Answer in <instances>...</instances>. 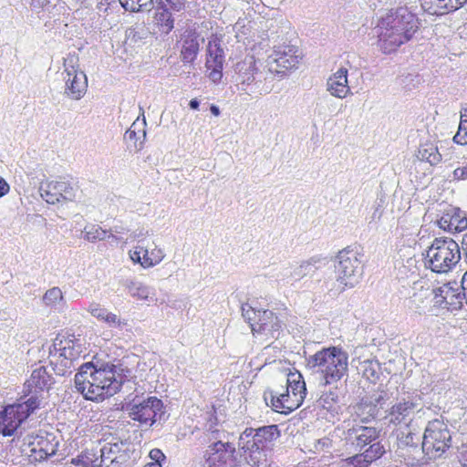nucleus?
Listing matches in <instances>:
<instances>
[{
    "label": "nucleus",
    "instance_id": "obj_35",
    "mask_svg": "<svg viewBox=\"0 0 467 467\" xmlns=\"http://www.w3.org/2000/svg\"><path fill=\"white\" fill-rule=\"evenodd\" d=\"M453 141L460 145H467V108L461 111V119Z\"/></svg>",
    "mask_w": 467,
    "mask_h": 467
},
{
    "label": "nucleus",
    "instance_id": "obj_45",
    "mask_svg": "<svg viewBox=\"0 0 467 467\" xmlns=\"http://www.w3.org/2000/svg\"><path fill=\"white\" fill-rule=\"evenodd\" d=\"M467 180V163L455 168L450 175L451 182H461Z\"/></svg>",
    "mask_w": 467,
    "mask_h": 467
},
{
    "label": "nucleus",
    "instance_id": "obj_1",
    "mask_svg": "<svg viewBox=\"0 0 467 467\" xmlns=\"http://www.w3.org/2000/svg\"><path fill=\"white\" fill-rule=\"evenodd\" d=\"M280 437L277 425H266L257 429L246 428L239 436L240 458L235 447L229 441L210 444L206 451V467H240L241 458L251 467H267V451Z\"/></svg>",
    "mask_w": 467,
    "mask_h": 467
},
{
    "label": "nucleus",
    "instance_id": "obj_2",
    "mask_svg": "<svg viewBox=\"0 0 467 467\" xmlns=\"http://www.w3.org/2000/svg\"><path fill=\"white\" fill-rule=\"evenodd\" d=\"M419 20L407 7L390 9L379 20L376 30L383 53L396 51L409 42L419 29Z\"/></svg>",
    "mask_w": 467,
    "mask_h": 467
},
{
    "label": "nucleus",
    "instance_id": "obj_21",
    "mask_svg": "<svg viewBox=\"0 0 467 467\" xmlns=\"http://www.w3.org/2000/svg\"><path fill=\"white\" fill-rule=\"evenodd\" d=\"M421 439L422 437L420 438L410 431L399 432L397 434V446L398 450L400 451V455L404 456L405 453H410L414 459L421 460V447L419 448Z\"/></svg>",
    "mask_w": 467,
    "mask_h": 467
},
{
    "label": "nucleus",
    "instance_id": "obj_3",
    "mask_svg": "<svg viewBox=\"0 0 467 467\" xmlns=\"http://www.w3.org/2000/svg\"><path fill=\"white\" fill-rule=\"evenodd\" d=\"M113 365L98 367L93 362L81 365L75 375V387L86 400H99L116 394L121 381L116 379Z\"/></svg>",
    "mask_w": 467,
    "mask_h": 467
},
{
    "label": "nucleus",
    "instance_id": "obj_6",
    "mask_svg": "<svg viewBox=\"0 0 467 467\" xmlns=\"http://www.w3.org/2000/svg\"><path fill=\"white\" fill-rule=\"evenodd\" d=\"M451 435L448 426L440 420L429 421L421 439V461L441 458L451 447Z\"/></svg>",
    "mask_w": 467,
    "mask_h": 467
},
{
    "label": "nucleus",
    "instance_id": "obj_7",
    "mask_svg": "<svg viewBox=\"0 0 467 467\" xmlns=\"http://www.w3.org/2000/svg\"><path fill=\"white\" fill-rule=\"evenodd\" d=\"M348 356L347 352L337 347H330L317 351L311 356L308 363L312 367H320L324 374L326 384L338 381L348 370Z\"/></svg>",
    "mask_w": 467,
    "mask_h": 467
},
{
    "label": "nucleus",
    "instance_id": "obj_18",
    "mask_svg": "<svg viewBox=\"0 0 467 467\" xmlns=\"http://www.w3.org/2000/svg\"><path fill=\"white\" fill-rule=\"evenodd\" d=\"M282 320L270 310H262L258 312V319L252 323V332L254 335L262 334L265 336L275 337L279 335L282 327Z\"/></svg>",
    "mask_w": 467,
    "mask_h": 467
},
{
    "label": "nucleus",
    "instance_id": "obj_48",
    "mask_svg": "<svg viewBox=\"0 0 467 467\" xmlns=\"http://www.w3.org/2000/svg\"><path fill=\"white\" fill-rule=\"evenodd\" d=\"M173 11L180 12L185 6L184 0H165Z\"/></svg>",
    "mask_w": 467,
    "mask_h": 467
},
{
    "label": "nucleus",
    "instance_id": "obj_22",
    "mask_svg": "<svg viewBox=\"0 0 467 467\" xmlns=\"http://www.w3.org/2000/svg\"><path fill=\"white\" fill-rule=\"evenodd\" d=\"M437 223L444 231L462 232L467 228V218L459 209H451L442 214Z\"/></svg>",
    "mask_w": 467,
    "mask_h": 467
},
{
    "label": "nucleus",
    "instance_id": "obj_38",
    "mask_svg": "<svg viewBox=\"0 0 467 467\" xmlns=\"http://www.w3.org/2000/svg\"><path fill=\"white\" fill-rule=\"evenodd\" d=\"M137 122L134 121L131 127L125 132L124 138L129 140H135V147L138 150H140L143 147V142L146 138V131L142 130L141 135H138L136 131Z\"/></svg>",
    "mask_w": 467,
    "mask_h": 467
},
{
    "label": "nucleus",
    "instance_id": "obj_64",
    "mask_svg": "<svg viewBox=\"0 0 467 467\" xmlns=\"http://www.w3.org/2000/svg\"><path fill=\"white\" fill-rule=\"evenodd\" d=\"M416 309H417V311H418L420 314H422V313H424V312H425V311H424V307H421V306H416Z\"/></svg>",
    "mask_w": 467,
    "mask_h": 467
},
{
    "label": "nucleus",
    "instance_id": "obj_26",
    "mask_svg": "<svg viewBox=\"0 0 467 467\" xmlns=\"http://www.w3.org/2000/svg\"><path fill=\"white\" fill-rule=\"evenodd\" d=\"M350 435H354L353 445L361 451L379 437V431L373 427L358 426L350 430Z\"/></svg>",
    "mask_w": 467,
    "mask_h": 467
},
{
    "label": "nucleus",
    "instance_id": "obj_60",
    "mask_svg": "<svg viewBox=\"0 0 467 467\" xmlns=\"http://www.w3.org/2000/svg\"><path fill=\"white\" fill-rule=\"evenodd\" d=\"M189 106L192 109H197L199 108V101L196 99H192L190 101Z\"/></svg>",
    "mask_w": 467,
    "mask_h": 467
},
{
    "label": "nucleus",
    "instance_id": "obj_33",
    "mask_svg": "<svg viewBox=\"0 0 467 467\" xmlns=\"http://www.w3.org/2000/svg\"><path fill=\"white\" fill-rule=\"evenodd\" d=\"M127 288L131 296L140 300H153L154 290L139 282L130 281Z\"/></svg>",
    "mask_w": 467,
    "mask_h": 467
},
{
    "label": "nucleus",
    "instance_id": "obj_54",
    "mask_svg": "<svg viewBox=\"0 0 467 467\" xmlns=\"http://www.w3.org/2000/svg\"><path fill=\"white\" fill-rule=\"evenodd\" d=\"M112 3H114V0H100L97 5V8L99 13H106Z\"/></svg>",
    "mask_w": 467,
    "mask_h": 467
},
{
    "label": "nucleus",
    "instance_id": "obj_42",
    "mask_svg": "<svg viewBox=\"0 0 467 467\" xmlns=\"http://www.w3.org/2000/svg\"><path fill=\"white\" fill-rule=\"evenodd\" d=\"M205 435L207 437V440L211 444L216 443V442H225L228 441V433L224 431L223 430L212 427L206 431Z\"/></svg>",
    "mask_w": 467,
    "mask_h": 467
},
{
    "label": "nucleus",
    "instance_id": "obj_37",
    "mask_svg": "<svg viewBox=\"0 0 467 467\" xmlns=\"http://www.w3.org/2000/svg\"><path fill=\"white\" fill-rule=\"evenodd\" d=\"M51 363L54 364V370L57 375L65 376L72 372L74 363L67 359V358H51Z\"/></svg>",
    "mask_w": 467,
    "mask_h": 467
},
{
    "label": "nucleus",
    "instance_id": "obj_47",
    "mask_svg": "<svg viewBox=\"0 0 467 467\" xmlns=\"http://www.w3.org/2000/svg\"><path fill=\"white\" fill-rule=\"evenodd\" d=\"M149 456H150L151 462H153L161 463V462L165 459V455L160 449H152L150 451Z\"/></svg>",
    "mask_w": 467,
    "mask_h": 467
},
{
    "label": "nucleus",
    "instance_id": "obj_14",
    "mask_svg": "<svg viewBox=\"0 0 467 467\" xmlns=\"http://www.w3.org/2000/svg\"><path fill=\"white\" fill-rule=\"evenodd\" d=\"M41 197L48 203L55 204L61 202H72L77 193V187L67 181H51L42 183Z\"/></svg>",
    "mask_w": 467,
    "mask_h": 467
},
{
    "label": "nucleus",
    "instance_id": "obj_39",
    "mask_svg": "<svg viewBox=\"0 0 467 467\" xmlns=\"http://www.w3.org/2000/svg\"><path fill=\"white\" fill-rule=\"evenodd\" d=\"M165 257L164 252L161 248L155 247L149 254V257L144 258L142 263L143 268H150L160 264Z\"/></svg>",
    "mask_w": 467,
    "mask_h": 467
},
{
    "label": "nucleus",
    "instance_id": "obj_10",
    "mask_svg": "<svg viewBox=\"0 0 467 467\" xmlns=\"http://www.w3.org/2000/svg\"><path fill=\"white\" fill-rule=\"evenodd\" d=\"M420 296H423L424 298L432 296L434 306L449 311L461 309L463 300L466 301L467 297L462 285L457 282H449L432 290L425 289Z\"/></svg>",
    "mask_w": 467,
    "mask_h": 467
},
{
    "label": "nucleus",
    "instance_id": "obj_58",
    "mask_svg": "<svg viewBox=\"0 0 467 467\" xmlns=\"http://www.w3.org/2000/svg\"><path fill=\"white\" fill-rule=\"evenodd\" d=\"M462 249L465 253L466 258H467V233L462 235Z\"/></svg>",
    "mask_w": 467,
    "mask_h": 467
},
{
    "label": "nucleus",
    "instance_id": "obj_12",
    "mask_svg": "<svg viewBox=\"0 0 467 467\" xmlns=\"http://www.w3.org/2000/svg\"><path fill=\"white\" fill-rule=\"evenodd\" d=\"M75 57H67L64 60L63 78L66 84L65 95L72 99L78 100L86 93L88 88L87 76L78 70Z\"/></svg>",
    "mask_w": 467,
    "mask_h": 467
},
{
    "label": "nucleus",
    "instance_id": "obj_4",
    "mask_svg": "<svg viewBox=\"0 0 467 467\" xmlns=\"http://www.w3.org/2000/svg\"><path fill=\"white\" fill-rule=\"evenodd\" d=\"M41 399L34 393L23 395L15 403L0 411V433L4 436L16 434L22 424L40 406Z\"/></svg>",
    "mask_w": 467,
    "mask_h": 467
},
{
    "label": "nucleus",
    "instance_id": "obj_44",
    "mask_svg": "<svg viewBox=\"0 0 467 467\" xmlns=\"http://www.w3.org/2000/svg\"><path fill=\"white\" fill-rule=\"evenodd\" d=\"M260 310H256L252 307L249 304H244L242 306V316L250 324L252 327V323H254L258 319V312Z\"/></svg>",
    "mask_w": 467,
    "mask_h": 467
},
{
    "label": "nucleus",
    "instance_id": "obj_13",
    "mask_svg": "<svg viewBox=\"0 0 467 467\" xmlns=\"http://www.w3.org/2000/svg\"><path fill=\"white\" fill-rule=\"evenodd\" d=\"M288 389L281 386L273 389H266L264 392V400L267 406H270L275 411L281 413H290L296 410L301 404V396L298 394L291 395Z\"/></svg>",
    "mask_w": 467,
    "mask_h": 467
},
{
    "label": "nucleus",
    "instance_id": "obj_57",
    "mask_svg": "<svg viewBox=\"0 0 467 467\" xmlns=\"http://www.w3.org/2000/svg\"><path fill=\"white\" fill-rule=\"evenodd\" d=\"M133 249L136 250L140 254H142L143 259L146 257H149L150 252H149L148 247L143 246L141 244H138V245L134 246Z\"/></svg>",
    "mask_w": 467,
    "mask_h": 467
},
{
    "label": "nucleus",
    "instance_id": "obj_46",
    "mask_svg": "<svg viewBox=\"0 0 467 467\" xmlns=\"http://www.w3.org/2000/svg\"><path fill=\"white\" fill-rule=\"evenodd\" d=\"M103 467H129L127 455L122 452L119 456H115L109 463L105 464Z\"/></svg>",
    "mask_w": 467,
    "mask_h": 467
},
{
    "label": "nucleus",
    "instance_id": "obj_17",
    "mask_svg": "<svg viewBox=\"0 0 467 467\" xmlns=\"http://www.w3.org/2000/svg\"><path fill=\"white\" fill-rule=\"evenodd\" d=\"M30 457L33 461L42 462L55 455L57 451L58 441L53 434L37 435L30 442Z\"/></svg>",
    "mask_w": 467,
    "mask_h": 467
},
{
    "label": "nucleus",
    "instance_id": "obj_49",
    "mask_svg": "<svg viewBox=\"0 0 467 467\" xmlns=\"http://www.w3.org/2000/svg\"><path fill=\"white\" fill-rule=\"evenodd\" d=\"M257 70L255 72H250V74H244L241 77H239V79L241 81V83L244 85V84H246V85H250L252 84L253 82L255 81V75H257Z\"/></svg>",
    "mask_w": 467,
    "mask_h": 467
},
{
    "label": "nucleus",
    "instance_id": "obj_34",
    "mask_svg": "<svg viewBox=\"0 0 467 467\" xmlns=\"http://www.w3.org/2000/svg\"><path fill=\"white\" fill-rule=\"evenodd\" d=\"M120 453V447L118 443H106L100 449V462L99 466L103 467L105 464L109 463L110 461Z\"/></svg>",
    "mask_w": 467,
    "mask_h": 467
},
{
    "label": "nucleus",
    "instance_id": "obj_24",
    "mask_svg": "<svg viewBox=\"0 0 467 467\" xmlns=\"http://www.w3.org/2000/svg\"><path fill=\"white\" fill-rule=\"evenodd\" d=\"M51 384V375L48 374L45 367L40 366L32 371L30 379L26 381L28 393L26 395L36 393L40 398V392L45 389H48Z\"/></svg>",
    "mask_w": 467,
    "mask_h": 467
},
{
    "label": "nucleus",
    "instance_id": "obj_62",
    "mask_svg": "<svg viewBox=\"0 0 467 467\" xmlns=\"http://www.w3.org/2000/svg\"><path fill=\"white\" fill-rule=\"evenodd\" d=\"M143 467H161V463L150 462L146 463Z\"/></svg>",
    "mask_w": 467,
    "mask_h": 467
},
{
    "label": "nucleus",
    "instance_id": "obj_53",
    "mask_svg": "<svg viewBox=\"0 0 467 467\" xmlns=\"http://www.w3.org/2000/svg\"><path fill=\"white\" fill-rule=\"evenodd\" d=\"M149 234V232L148 231H145L143 229H140V230H138V231H135L133 232L131 234H130V237L133 239V240H138V242H141L143 240V238H145L147 235Z\"/></svg>",
    "mask_w": 467,
    "mask_h": 467
},
{
    "label": "nucleus",
    "instance_id": "obj_15",
    "mask_svg": "<svg viewBox=\"0 0 467 467\" xmlns=\"http://www.w3.org/2000/svg\"><path fill=\"white\" fill-rule=\"evenodd\" d=\"M418 407L419 404L410 398L400 400L389 410L386 420L394 426L409 427Z\"/></svg>",
    "mask_w": 467,
    "mask_h": 467
},
{
    "label": "nucleus",
    "instance_id": "obj_36",
    "mask_svg": "<svg viewBox=\"0 0 467 467\" xmlns=\"http://www.w3.org/2000/svg\"><path fill=\"white\" fill-rule=\"evenodd\" d=\"M255 59L254 56H245L244 58L235 65V72L238 74V78L244 75L250 74V72H255Z\"/></svg>",
    "mask_w": 467,
    "mask_h": 467
},
{
    "label": "nucleus",
    "instance_id": "obj_30",
    "mask_svg": "<svg viewBox=\"0 0 467 467\" xmlns=\"http://www.w3.org/2000/svg\"><path fill=\"white\" fill-rule=\"evenodd\" d=\"M416 157L420 161L429 162L431 166L437 165L442 159L438 147L431 141L420 143Z\"/></svg>",
    "mask_w": 467,
    "mask_h": 467
},
{
    "label": "nucleus",
    "instance_id": "obj_27",
    "mask_svg": "<svg viewBox=\"0 0 467 467\" xmlns=\"http://www.w3.org/2000/svg\"><path fill=\"white\" fill-rule=\"evenodd\" d=\"M202 42L203 38H200L195 34H190L185 37L181 51L182 59L184 63L194 61L200 50V45Z\"/></svg>",
    "mask_w": 467,
    "mask_h": 467
},
{
    "label": "nucleus",
    "instance_id": "obj_43",
    "mask_svg": "<svg viewBox=\"0 0 467 467\" xmlns=\"http://www.w3.org/2000/svg\"><path fill=\"white\" fill-rule=\"evenodd\" d=\"M62 298V291L58 287H53L46 292L43 300L46 305H54Z\"/></svg>",
    "mask_w": 467,
    "mask_h": 467
},
{
    "label": "nucleus",
    "instance_id": "obj_61",
    "mask_svg": "<svg viewBox=\"0 0 467 467\" xmlns=\"http://www.w3.org/2000/svg\"><path fill=\"white\" fill-rule=\"evenodd\" d=\"M210 109H211V112L214 116H219L220 115V109H219V108L217 106L212 105Z\"/></svg>",
    "mask_w": 467,
    "mask_h": 467
},
{
    "label": "nucleus",
    "instance_id": "obj_63",
    "mask_svg": "<svg viewBox=\"0 0 467 467\" xmlns=\"http://www.w3.org/2000/svg\"><path fill=\"white\" fill-rule=\"evenodd\" d=\"M379 209L377 208L376 211L374 212L373 215H372V218L375 219L376 217L377 218H379L380 217V213H378V211Z\"/></svg>",
    "mask_w": 467,
    "mask_h": 467
},
{
    "label": "nucleus",
    "instance_id": "obj_29",
    "mask_svg": "<svg viewBox=\"0 0 467 467\" xmlns=\"http://www.w3.org/2000/svg\"><path fill=\"white\" fill-rule=\"evenodd\" d=\"M280 386L285 389H288L287 391H289L291 395H294V393L298 394L297 396H301L302 402L304 401L306 388L300 373H289Z\"/></svg>",
    "mask_w": 467,
    "mask_h": 467
},
{
    "label": "nucleus",
    "instance_id": "obj_25",
    "mask_svg": "<svg viewBox=\"0 0 467 467\" xmlns=\"http://www.w3.org/2000/svg\"><path fill=\"white\" fill-rule=\"evenodd\" d=\"M88 312L98 320L105 322L109 327H121L126 325V322L122 321L116 314L109 312L98 303H90Z\"/></svg>",
    "mask_w": 467,
    "mask_h": 467
},
{
    "label": "nucleus",
    "instance_id": "obj_16",
    "mask_svg": "<svg viewBox=\"0 0 467 467\" xmlns=\"http://www.w3.org/2000/svg\"><path fill=\"white\" fill-rule=\"evenodd\" d=\"M223 62L224 52L220 40L216 36H213L207 46L205 67L209 71V78L214 83L219 82L223 77Z\"/></svg>",
    "mask_w": 467,
    "mask_h": 467
},
{
    "label": "nucleus",
    "instance_id": "obj_8",
    "mask_svg": "<svg viewBox=\"0 0 467 467\" xmlns=\"http://www.w3.org/2000/svg\"><path fill=\"white\" fill-rule=\"evenodd\" d=\"M334 267L339 291L354 287L363 274L361 261L353 250L340 251L335 259Z\"/></svg>",
    "mask_w": 467,
    "mask_h": 467
},
{
    "label": "nucleus",
    "instance_id": "obj_32",
    "mask_svg": "<svg viewBox=\"0 0 467 467\" xmlns=\"http://www.w3.org/2000/svg\"><path fill=\"white\" fill-rule=\"evenodd\" d=\"M79 350L75 349L71 341H65L64 346L57 347V343L53 345V349H50V358H67L69 361H74L78 358Z\"/></svg>",
    "mask_w": 467,
    "mask_h": 467
},
{
    "label": "nucleus",
    "instance_id": "obj_9",
    "mask_svg": "<svg viewBox=\"0 0 467 467\" xmlns=\"http://www.w3.org/2000/svg\"><path fill=\"white\" fill-rule=\"evenodd\" d=\"M125 410L131 420L138 421L141 426L147 427L161 420L164 415L162 401L153 396L143 400L135 399L132 403L126 405Z\"/></svg>",
    "mask_w": 467,
    "mask_h": 467
},
{
    "label": "nucleus",
    "instance_id": "obj_20",
    "mask_svg": "<svg viewBox=\"0 0 467 467\" xmlns=\"http://www.w3.org/2000/svg\"><path fill=\"white\" fill-rule=\"evenodd\" d=\"M327 90L334 97L344 99L351 93L348 81V69L340 67L327 81Z\"/></svg>",
    "mask_w": 467,
    "mask_h": 467
},
{
    "label": "nucleus",
    "instance_id": "obj_52",
    "mask_svg": "<svg viewBox=\"0 0 467 467\" xmlns=\"http://www.w3.org/2000/svg\"><path fill=\"white\" fill-rule=\"evenodd\" d=\"M459 460L462 467H467V444H463L459 452Z\"/></svg>",
    "mask_w": 467,
    "mask_h": 467
},
{
    "label": "nucleus",
    "instance_id": "obj_28",
    "mask_svg": "<svg viewBox=\"0 0 467 467\" xmlns=\"http://www.w3.org/2000/svg\"><path fill=\"white\" fill-rule=\"evenodd\" d=\"M83 238L90 243L97 241H102L105 239H111L116 243L121 241V237L117 236L113 234H108V230L103 229L99 224L89 223L84 227Z\"/></svg>",
    "mask_w": 467,
    "mask_h": 467
},
{
    "label": "nucleus",
    "instance_id": "obj_56",
    "mask_svg": "<svg viewBox=\"0 0 467 467\" xmlns=\"http://www.w3.org/2000/svg\"><path fill=\"white\" fill-rule=\"evenodd\" d=\"M9 184L3 177L0 176V198L7 194L9 192Z\"/></svg>",
    "mask_w": 467,
    "mask_h": 467
},
{
    "label": "nucleus",
    "instance_id": "obj_31",
    "mask_svg": "<svg viewBox=\"0 0 467 467\" xmlns=\"http://www.w3.org/2000/svg\"><path fill=\"white\" fill-rule=\"evenodd\" d=\"M154 18L160 30L164 34H169L174 27V19L171 13L163 5L156 9Z\"/></svg>",
    "mask_w": 467,
    "mask_h": 467
},
{
    "label": "nucleus",
    "instance_id": "obj_41",
    "mask_svg": "<svg viewBox=\"0 0 467 467\" xmlns=\"http://www.w3.org/2000/svg\"><path fill=\"white\" fill-rule=\"evenodd\" d=\"M385 452L384 446L380 442H374L365 450L364 458L367 462H373L380 458Z\"/></svg>",
    "mask_w": 467,
    "mask_h": 467
},
{
    "label": "nucleus",
    "instance_id": "obj_11",
    "mask_svg": "<svg viewBox=\"0 0 467 467\" xmlns=\"http://www.w3.org/2000/svg\"><path fill=\"white\" fill-rule=\"evenodd\" d=\"M301 56L297 47L290 45L275 46L266 58L267 70L279 77H284L289 70L297 68Z\"/></svg>",
    "mask_w": 467,
    "mask_h": 467
},
{
    "label": "nucleus",
    "instance_id": "obj_50",
    "mask_svg": "<svg viewBox=\"0 0 467 467\" xmlns=\"http://www.w3.org/2000/svg\"><path fill=\"white\" fill-rule=\"evenodd\" d=\"M127 232H128V229L125 226H123L122 224H115L109 228V230L108 231V234H113L119 236V234H123Z\"/></svg>",
    "mask_w": 467,
    "mask_h": 467
},
{
    "label": "nucleus",
    "instance_id": "obj_5",
    "mask_svg": "<svg viewBox=\"0 0 467 467\" xmlns=\"http://www.w3.org/2000/svg\"><path fill=\"white\" fill-rule=\"evenodd\" d=\"M461 260L459 244L451 238H435L426 252V265L438 274L451 271Z\"/></svg>",
    "mask_w": 467,
    "mask_h": 467
},
{
    "label": "nucleus",
    "instance_id": "obj_23",
    "mask_svg": "<svg viewBox=\"0 0 467 467\" xmlns=\"http://www.w3.org/2000/svg\"><path fill=\"white\" fill-rule=\"evenodd\" d=\"M466 2L467 0H424L422 7L430 15L443 16L456 11Z\"/></svg>",
    "mask_w": 467,
    "mask_h": 467
},
{
    "label": "nucleus",
    "instance_id": "obj_51",
    "mask_svg": "<svg viewBox=\"0 0 467 467\" xmlns=\"http://www.w3.org/2000/svg\"><path fill=\"white\" fill-rule=\"evenodd\" d=\"M129 256L134 264H140L142 266L143 256L140 254L136 250H130L129 252Z\"/></svg>",
    "mask_w": 467,
    "mask_h": 467
},
{
    "label": "nucleus",
    "instance_id": "obj_55",
    "mask_svg": "<svg viewBox=\"0 0 467 467\" xmlns=\"http://www.w3.org/2000/svg\"><path fill=\"white\" fill-rule=\"evenodd\" d=\"M365 364L368 365L365 368L364 375L367 378L374 377L376 376V369L373 367V363L371 361H365Z\"/></svg>",
    "mask_w": 467,
    "mask_h": 467
},
{
    "label": "nucleus",
    "instance_id": "obj_19",
    "mask_svg": "<svg viewBox=\"0 0 467 467\" xmlns=\"http://www.w3.org/2000/svg\"><path fill=\"white\" fill-rule=\"evenodd\" d=\"M320 264V259L311 258L293 267L285 268L281 273V280L289 283L291 280L299 281L305 276L313 275L319 268Z\"/></svg>",
    "mask_w": 467,
    "mask_h": 467
},
{
    "label": "nucleus",
    "instance_id": "obj_59",
    "mask_svg": "<svg viewBox=\"0 0 467 467\" xmlns=\"http://www.w3.org/2000/svg\"><path fill=\"white\" fill-rule=\"evenodd\" d=\"M462 288H463L464 291H466L467 295V271L464 273L462 279Z\"/></svg>",
    "mask_w": 467,
    "mask_h": 467
},
{
    "label": "nucleus",
    "instance_id": "obj_40",
    "mask_svg": "<svg viewBox=\"0 0 467 467\" xmlns=\"http://www.w3.org/2000/svg\"><path fill=\"white\" fill-rule=\"evenodd\" d=\"M122 7L130 12H139L151 5L152 0H119Z\"/></svg>",
    "mask_w": 467,
    "mask_h": 467
}]
</instances>
